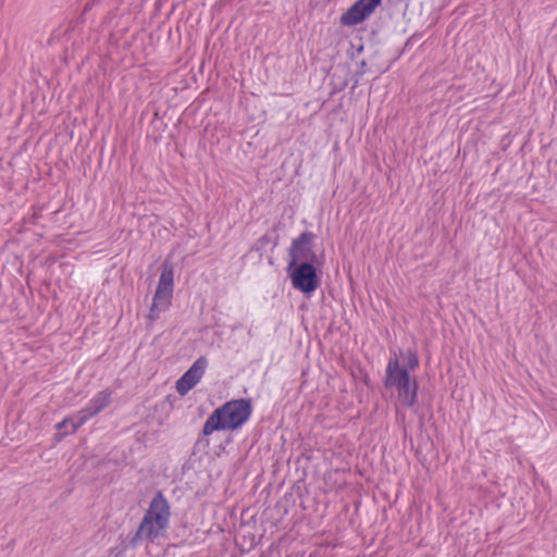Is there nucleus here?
Segmentation results:
<instances>
[{"mask_svg":"<svg viewBox=\"0 0 557 557\" xmlns=\"http://www.w3.org/2000/svg\"><path fill=\"white\" fill-rule=\"evenodd\" d=\"M313 238L314 234L312 232L305 231L293 239L288 248L286 267L292 286L307 297H311L320 285L317 268L319 260L313 250Z\"/></svg>","mask_w":557,"mask_h":557,"instance_id":"obj_1","label":"nucleus"},{"mask_svg":"<svg viewBox=\"0 0 557 557\" xmlns=\"http://www.w3.org/2000/svg\"><path fill=\"white\" fill-rule=\"evenodd\" d=\"M171 507L169 500L161 491H158L149 503L139 527L131 540L133 546L143 541L153 543L163 536L169 529Z\"/></svg>","mask_w":557,"mask_h":557,"instance_id":"obj_2","label":"nucleus"},{"mask_svg":"<svg viewBox=\"0 0 557 557\" xmlns=\"http://www.w3.org/2000/svg\"><path fill=\"white\" fill-rule=\"evenodd\" d=\"M250 399H232L216 408L207 418L206 431H228L242 428L250 418Z\"/></svg>","mask_w":557,"mask_h":557,"instance_id":"obj_3","label":"nucleus"},{"mask_svg":"<svg viewBox=\"0 0 557 557\" xmlns=\"http://www.w3.org/2000/svg\"><path fill=\"white\" fill-rule=\"evenodd\" d=\"M383 384L387 389L397 392L398 399L405 407L412 408L417 404L418 382L411 377L408 369L401 368L397 356L389 357Z\"/></svg>","mask_w":557,"mask_h":557,"instance_id":"obj_4","label":"nucleus"},{"mask_svg":"<svg viewBox=\"0 0 557 557\" xmlns=\"http://www.w3.org/2000/svg\"><path fill=\"white\" fill-rule=\"evenodd\" d=\"M174 292V270L171 262H164L159 277L157 289L149 310L148 319L156 321L160 313L166 311L172 305Z\"/></svg>","mask_w":557,"mask_h":557,"instance_id":"obj_5","label":"nucleus"},{"mask_svg":"<svg viewBox=\"0 0 557 557\" xmlns=\"http://www.w3.org/2000/svg\"><path fill=\"white\" fill-rule=\"evenodd\" d=\"M113 391L104 388L96 393L89 401L76 413V421L73 423V429L64 434H73L87 421L99 414L112 401Z\"/></svg>","mask_w":557,"mask_h":557,"instance_id":"obj_6","label":"nucleus"},{"mask_svg":"<svg viewBox=\"0 0 557 557\" xmlns=\"http://www.w3.org/2000/svg\"><path fill=\"white\" fill-rule=\"evenodd\" d=\"M383 0H357L341 15L343 26H355L366 21Z\"/></svg>","mask_w":557,"mask_h":557,"instance_id":"obj_7","label":"nucleus"},{"mask_svg":"<svg viewBox=\"0 0 557 557\" xmlns=\"http://www.w3.org/2000/svg\"><path fill=\"white\" fill-rule=\"evenodd\" d=\"M208 367V360L206 357H199L191 367L176 381V392L181 396H185L190 389H193L202 379L206 369Z\"/></svg>","mask_w":557,"mask_h":557,"instance_id":"obj_8","label":"nucleus"},{"mask_svg":"<svg viewBox=\"0 0 557 557\" xmlns=\"http://www.w3.org/2000/svg\"><path fill=\"white\" fill-rule=\"evenodd\" d=\"M207 428V421L203 423L201 434L196 440L194 446H193V455L197 454H207L208 449L210 447V440L209 435L212 434L214 431H206Z\"/></svg>","mask_w":557,"mask_h":557,"instance_id":"obj_9","label":"nucleus"},{"mask_svg":"<svg viewBox=\"0 0 557 557\" xmlns=\"http://www.w3.org/2000/svg\"><path fill=\"white\" fill-rule=\"evenodd\" d=\"M405 360H406V366L401 367V368L403 369H408V373H410V371H414L419 367V364H420V360H419L418 354L413 349H408L406 351Z\"/></svg>","mask_w":557,"mask_h":557,"instance_id":"obj_10","label":"nucleus"},{"mask_svg":"<svg viewBox=\"0 0 557 557\" xmlns=\"http://www.w3.org/2000/svg\"><path fill=\"white\" fill-rule=\"evenodd\" d=\"M76 421L75 418L65 417L62 421L55 424V429L62 432V436H65V432H70L73 429V423Z\"/></svg>","mask_w":557,"mask_h":557,"instance_id":"obj_11","label":"nucleus"},{"mask_svg":"<svg viewBox=\"0 0 557 557\" xmlns=\"http://www.w3.org/2000/svg\"><path fill=\"white\" fill-rule=\"evenodd\" d=\"M269 243H270V236H269L268 234L262 235V236L258 239V244L260 245V247H258L257 249H260V248L265 247Z\"/></svg>","mask_w":557,"mask_h":557,"instance_id":"obj_12","label":"nucleus"}]
</instances>
